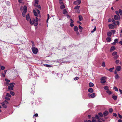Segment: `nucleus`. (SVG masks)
Wrapping results in <instances>:
<instances>
[{
	"mask_svg": "<svg viewBox=\"0 0 122 122\" xmlns=\"http://www.w3.org/2000/svg\"><path fill=\"white\" fill-rule=\"evenodd\" d=\"M26 19L27 21H30V23L31 25L33 24V23L34 22V19H32V21L31 19H30V17L28 14H27L26 15Z\"/></svg>",
	"mask_w": 122,
	"mask_h": 122,
	"instance_id": "nucleus-1",
	"label": "nucleus"
},
{
	"mask_svg": "<svg viewBox=\"0 0 122 122\" xmlns=\"http://www.w3.org/2000/svg\"><path fill=\"white\" fill-rule=\"evenodd\" d=\"M33 12L34 15L36 16H38V15L40 14V11L37 9L36 10H33Z\"/></svg>",
	"mask_w": 122,
	"mask_h": 122,
	"instance_id": "nucleus-2",
	"label": "nucleus"
},
{
	"mask_svg": "<svg viewBox=\"0 0 122 122\" xmlns=\"http://www.w3.org/2000/svg\"><path fill=\"white\" fill-rule=\"evenodd\" d=\"M112 56H114V59H117L119 57V56L117 55V52L116 51L113 52L112 53Z\"/></svg>",
	"mask_w": 122,
	"mask_h": 122,
	"instance_id": "nucleus-3",
	"label": "nucleus"
},
{
	"mask_svg": "<svg viewBox=\"0 0 122 122\" xmlns=\"http://www.w3.org/2000/svg\"><path fill=\"white\" fill-rule=\"evenodd\" d=\"M23 12L22 15L23 17H25V14L27 11V7L26 6H24L23 7Z\"/></svg>",
	"mask_w": 122,
	"mask_h": 122,
	"instance_id": "nucleus-4",
	"label": "nucleus"
},
{
	"mask_svg": "<svg viewBox=\"0 0 122 122\" xmlns=\"http://www.w3.org/2000/svg\"><path fill=\"white\" fill-rule=\"evenodd\" d=\"M32 50L33 53L35 54H36L38 51V49L36 48L32 47Z\"/></svg>",
	"mask_w": 122,
	"mask_h": 122,
	"instance_id": "nucleus-5",
	"label": "nucleus"
},
{
	"mask_svg": "<svg viewBox=\"0 0 122 122\" xmlns=\"http://www.w3.org/2000/svg\"><path fill=\"white\" fill-rule=\"evenodd\" d=\"M106 77H103L101 78V82L102 84H103L106 82Z\"/></svg>",
	"mask_w": 122,
	"mask_h": 122,
	"instance_id": "nucleus-6",
	"label": "nucleus"
},
{
	"mask_svg": "<svg viewBox=\"0 0 122 122\" xmlns=\"http://www.w3.org/2000/svg\"><path fill=\"white\" fill-rule=\"evenodd\" d=\"M116 25V24L114 23L113 25L111 24H109L108 25V27L110 29H114L115 26Z\"/></svg>",
	"mask_w": 122,
	"mask_h": 122,
	"instance_id": "nucleus-7",
	"label": "nucleus"
},
{
	"mask_svg": "<svg viewBox=\"0 0 122 122\" xmlns=\"http://www.w3.org/2000/svg\"><path fill=\"white\" fill-rule=\"evenodd\" d=\"M88 96L90 98H94L95 97V93L92 94L89 93L88 94Z\"/></svg>",
	"mask_w": 122,
	"mask_h": 122,
	"instance_id": "nucleus-8",
	"label": "nucleus"
},
{
	"mask_svg": "<svg viewBox=\"0 0 122 122\" xmlns=\"http://www.w3.org/2000/svg\"><path fill=\"white\" fill-rule=\"evenodd\" d=\"M38 19L36 17V21H35V20H34V22L33 23V24H34V25L35 26H36L38 25Z\"/></svg>",
	"mask_w": 122,
	"mask_h": 122,
	"instance_id": "nucleus-9",
	"label": "nucleus"
},
{
	"mask_svg": "<svg viewBox=\"0 0 122 122\" xmlns=\"http://www.w3.org/2000/svg\"><path fill=\"white\" fill-rule=\"evenodd\" d=\"M74 3L76 5H79L81 3L80 0H77L74 2Z\"/></svg>",
	"mask_w": 122,
	"mask_h": 122,
	"instance_id": "nucleus-10",
	"label": "nucleus"
},
{
	"mask_svg": "<svg viewBox=\"0 0 122 122\" xmlns=\"http://www.w3.org/2000/svg\"><path fill=\"white\" fill-rule=\"evenodd\" d=\"M121 69V67L120 66H118L116 68V71H120Z\"/></svg>",
	"mask_w": 122,
	"mask_h": 122,
	"instance_id": "nucleus-11",
	"label": "nucleus"
},
{
	"mask_svg": "<svg viewBox=\"0 0 122 122\" xmlns=\"http://www.w3.org/2000/svg\"><path fill=\"white\" fill-rule=\"evenodd\" d=\"M120 16L119 15L117 16V15H115L114 16V18L116 20H117L120 19Z\"/></svg>",
	"mask_w": 122,
	"mask_h": 122,
	"instance_id": "nucleus-12",
	"label": "nucleus"
},
{
	"mask_svg": "<svg viewBox=\"0 0 122 122\" xmlns=\"http://www.w3.org/2000/svg\"><path fill=\"white\" fill-rule=\"evenodd\" d=\"M118 39H116L114 40V42L112 43V44L113 45H115L116 43H118Z\"/></svg>",
	"mask_w": 122,
	"mask_h": 122,
	"instance_id": "nucleus-13",
	"label": "nucleus"
},
{
	"mask_svg": "<svg viewBox=\"0 0 122 122\" xmlns=\"http://www.w3.org/2000/svg\"><path fill=\"white\" fill-rule=\"evenodd\" d=\"M63 13L65 15H67V14L68 12L66 10V9H64L63 10Z\"/></svg>",
	"mask_w": 122,
	"mask_h": 122,
	"instance_id": "nucleus-14",
	"label": "nucleus"
},
{
	"mask_svg": "<svg viewBox=\"0 0 122 122\" xmlns=\"http://www.w3.org/2000/svg\"><path fill=\"white\" fill-rule=\"evenodd\" d=\"M70 20L71 21L70 23V25L71 27H72L74 26V25L73 24L74 21L72 20L71 19H70Z\"/></svg>",
	"mask_w": 122,
	"mask_h": 122,
	"instance_id": "nucleus-15",
	"label": "nucleus"
},
{
	"mask_svg": "<svg viewBox=\"0 0 122 122\" xmlns=\"http://www.w3.org/2000/svg\"><path fill=\"white\" fill-rule=\"evenodd\" d=\"M115 49V47L114 46H112L111 48L110 51H113Z\"/></svg>",
	"mask_w": 122,
	"mask_h": 122,
	"instance_id": "nucleus-16",
	"label": "nucleus"
},
{
	"mask_svg": "<svg viewBox=\"0 0 122 122\" xmlns=\"http://www.w3.org/2000/svg\"><path fill=\"white\" fill-rule=\"evenodd\" d=\"M79 20L80 21H81L83 19L82 16L81 15H79L78 16Z\"/></svg>",
	"mask_w": 122,
	"mask_h": 122,
	"instance_id": "nucleus-17",
	"label": "nucleus"
},
{
	"mask_svg": "<svg viewBox=\"0 0 122 122\" xmlns=\"http://www.w3.org/2000/svg\"><path fill=\"white\" fill-rule=\"evenodd\" d=\"M112 34V33L111 32H108L107 33V36L109 37H111Z\"/></svg>",
	"mask_w": 122,
	"mask_h": 122,
	"instance_id": "nucleus-18",
	"label": "nucleus"
},
{
	"mask_svg": "<svg viewBox=\"0 0 122 122\" xmlns=\"http://www.w3.org/2000/svg\"><path fill=\"white\" fill-rule=\"evenodd\" d=\"M88 91L90 93H92L93 92V89L92 88H90L88 89Z\"/></svg>",
	"mask_w": 122,
	"mask_h": 122,
	"instance_id": "nucleus-19",
	"label": "nucleus"
},
{
	"mask_svg": "<svg viewBox=\"0 0 122 122\" xmlns=\"http://www.w3.org/2000/svg\"><path fill=\"white\" fill-rule=\"evenodd\" d=\"M108 113V112L107 111H106L103 112V114L104 116H106L107 115Z\"/></svg>",
	"mask_w": 122,
	"mask_h": 122,
	"instance_id": "nucleus-20",
	"label": "nucleus"
},
{
	"mask_svg": "<svg viewBox=\"0 0 122 122\" xmlns=\"http://www.w3.org/2000/svg\"><path fill=\"white\" fill-rule=\"evenodd\" d=\"M8 89L9 90H13V87L8 86Z\"/></svg>",
	"mask_w": 122,
	"mask_h": 122,
	"instance_id": "nucleus-21",
	"label": "nucleus"
},
{
	"mask_svg": "<svg viewBox=\"0 0 122 122\" xmlns=\"http://www.w3.org/2000/svg\"><path fill=\"white\" fill-rule=\"evenodd\" d=\"M74 30L75 31H78V27L77 26H75L74 27Z\"/></svg>",
	"mask_w": 122,
	"mask_h": 122,
	"instance_id": "nucleus-22",
	"label": "nucleus"
},
{
	"mask_svg": "<svg viewBox=\"0 0 122 122\" xmlns=\"http://www.w3.org/2000/svg\"><path fill=\"white\" fill-rule=\"evenodd\" d=\"M94 85V84L92 82H90L89 83V86L90 87H93Z\"/></svg>",
	"mask_w": 122,
	"mask_h": 122,
	"instance_id": "nucleus-23",
	"label": "nucleus"
},
{
	"mask_svg": "<svg viewBox=\"0 0 122 122\" xmlns=\"http://www.w3.org/2000/svg\"><path fill=\"white\" fill-rule=\"evenodd\" d=\"M2 106L3 107L6 108L7 107V106L6 105H5V103L4 102H3L2 103Z\"/></svg>",
	"mask_w": 122,
	"mask_h": 122,
	"instance_id": "nucleus-24",
	"label": "nucleus"
},
{
	"mask_svg": "<svg viewBox=\"0 0 122 122\" xmlns=\"http://www.w3.org/2000/svg\"><path fill=\"white\" fill-rule=\"evenodd\" d=\"M35 5L37 7H38V9L39 10H41V7L40 5Z\"/></svg>",
	"mask_w": 122,
	"mask_h": 122,
	"instance_id": "nucleus-25",
	"label": "nucleus"
},
{
	"mask_svg": "<svg viewBox=\"0 0 122 122\" xmlns=\"http://www.w3.org/2000/svg\"><path fill=\"white\" fill-rule=\"evenodd\" d=\"M107 93L109 95H110L112 93V92L108 90L106 91Z\"/></svg>",
	"mask_w": 122,
	"mask_h": 122,
	"instance_id": "nucleus-26",
	"label": "nucleus"
},
{
	"mask_svg": "<svg viewBox=\"0 0 122 122\" xmlns=\"http://www.w3.org/2000/svg\"><path fill=\"white\" fill-rule=\"evenodd\" d=\"M106 40L108 42H109L111 40V38L109 37H107L106 38Z\"/></svg>",
	"mask_w": 122,
	"mask_h": 122,
	"instance_id": "nucleus-27",
	"label": "nucleus"
},
{
	"mask_svg": "<svg viewBox=\"0 0 122 122\" xmlns=\"http://www.w3.org/2000/svg\"><path fill=\"white\" fill-rule=\"evenodd\" d=\"M65 7V6L64 4L61 5L60 7V8L61 9H63Z\"/></svg>",
	"mask_w": 122,
	"mask_h": 122,
	"instance_id": "nucleus-28",
	"label": "nucleus"
},
{
	"mask_svg": "<svg viewBox=\"0 0 122 122\" xmlns=\"http://www.w3.org/2000/svg\"><path fill=\"white\" fill-rule=\"evenodd\" d=\"M112 97L115 100H116L117 99V97L115 96H113Z\"/></svg>",
	"mask_w": 122,
	"mask_h": 122,
	"instance_id": "nucleus-29",
	"label": "nucleus"
},
{
	"mask_svg": "<svg viewBox=\"0 0 122 122\" xmlns=\"http://www.w3.org/2000/svg\"><path fill=\"white\" fill-rule=\"evenodd\" d=\"M98 115L100 117H103V114L101 112L99 113H98Z\"/></svg>",
	"mask_w": 122,
	"mask_h": 122,
	"instance_id": "nucleus-30",
	"label": "nucleus"
},
{
	"mask_svg": "<svg viewBox=\"0 0 122 122\" xmlns=\"http://www.w3.org/2000/svg\"><path fill=\"white\" fill-rule=\"evenodd\" d=\"M115 79H118L119 78V77L118 75V74H117L115 76Z\"/></svg>",
	"mask_w": 122,
	"mask_h": 122,
	"instance_id": "nucleus-31",
	"label": "nucleus"
},
{
	"mask_svg": "<svg viewBox=\"0 0 122 122\" xmlns=\"http://www.w3.org/2000/svg\"><path fill=\"white\" fill-rule=\"evenodd\" d=\"M6 95L7 97H11V95H10L9 93H6Z\"/></svg>",
	"mask_w": 122,
	"mask_h": 122,
	"instance_id": "nucleus-32",
	"label": "nucleus"
},
{
	"mask_svg": "<svg viewBox=\"0 0 122 122\" xmlns=\"http://www.w3.org/2000/svg\"><path fill=\"white\" fill-rule=\"evenodd\" d=\"M80 7V6H76L74 8V9L75 10L78 9H79Z\"/></svg>",
	"mask_w": 122,
	"mask_h": 122,
	"instance_id": "nucleus-33",
	"label": "nucleus"
},
{
	"mask_svg": "<svg viewBox=\"0 0 122 122\" xmlns=\"http://www.w3.org/2000/svg\"><path fill=\"white\" fill-rule=\"evenodd\" d=\"M104 89L107 91L108 90V86H106L104 87Z\"/></svg>",
	"mask_w": 122,
	"mask_h": 122,
	"instance_id": "nucleus-34",
	"label": "nucleus"
},
{
	"mask_svg": "<svg viewBox=\"0 0 122 122\" xmlns=\"http://www.w3.org/2000/svg\"><path fill=\"white\" fill-rule=\"evenodd\" d=\"M119 12L120 14V15H122V10L121 9H119Z\"/></svg>",
	"mask_w": 122,
	"mask_h": 122,
	"instance_id": "nucleus-35",
	"label": "nucleus"
},
{
	"mask_svg": "<svg viewBox=\"0 0 122 122\" xmlns=\"http://www.w3.org/2000/svg\"><path fill=\"white\" fill-rule=\"evenodd\" d=\"M10 94L12 96H14L15 95V93L13 92L10 91Z\"/></svg>",
	"mask_w": 122,
	"mask_h": 122,
	"instance_id": "nucleus-36",
	"label": "nucleus"
},
{
	"mask_svg": "<svg viewBox=\"0 0 122 122\" xmlns=\"http://www.w3.org/2000/svg\"><path fill=\"white\" fill-rule=\"evenodd\" d=\"M92 122H96V120L95 119V117H92Z\"/></svg>",
	"mask_w": 122,
	"mask_h": 122,
	"instance_id": "nucleus-37",
	"label": "nucleus"
},
{
	"mask_svg": "<svg viewBox=\"0 0 122 122\" xmlns=\"http://www.w3.org/2000/svg\"><path fill=\"white\" fill-rule=\"evenodd\" d=\"M114 69V67L111 68L109 69V70L110 72H112Z\"/></svg>",
	"mask_w": 122,
	"mask_h": 122,
	"instance_id": "nucleus-38",
	"label": "nucleus"
},
{
	"mask_svg": "<svg viewBox=\"0 0 122 122\" xmlns=\"http://www.w3.org/2000/svg\"><path fill=\"white\" fill-rule=\"evenodd\" d=\"M44 65L47 67H51V66L49 65L45 64Z\"/></svg>",
	"mask_w": 122,
	"mask_h": 122,
	"instance_id": "nucleus-39",
	"label": "nucleus"
},
{
	"mask_svg": "<svg viewBox=\"0 0 122 122\" xmlns=\"http://www.w3.org/2000/svg\"><path fill=\"white\" fill-rule=\"evenodd\" d=\"M10 86L13 87L14 86V83H10L9 84Z\"/></svg>",
	"mask_w": 122,
	"mask_h": 122,
	"instance_id": "nucleus-40",
	"label": "nucleus"
},
{
	"mask_svg": "<svg viewBox=\"0 0 122 122\" xmlns=\"http://www.w3.org/2000/svg\"><path fill=\"white\" fill-rule=\"evenodd\" d=\"M113 111V110L112 108H110L109 110V112L110 113H111Z\"/></svg>",
	"mask_w": 122,
	"mask_h": 122,
	"instance_id": "nucleus-41",
	"label": "nucleus"
},
{
	"mask_svg": "<svg viewBox=\"0 0 122 122\" xmlns=\"http://www.w3.org/2000/svg\"><path fill=\"white\" fill-rule=\"evenodd\" d=\"M5 80L6 81V82L8 83L10 82V80H8L6 78L5 79Z\"/></svg>",
	"mask_w": 122,
	"mask_h": 122,
	"instance_id": "nucleus-42",
	"label": "nucleus"
},
{
	"mask_svg": "<svg viewBox=\"0 0 122 122\" xmlns=\"http://www.w3.org/2000/svg\"><path fill=\"white\" fill-rule=\"evenodd\" d=\"M102 66L103 67H105V65L104 62H102Z\"/></svg>",
	"mask_w": 122,
	"mask_h": 122,
	"instance_id": "nucleus-43",
	"label": "nucleus"
},
{
	"mask_svg": "<svg viewBox=\"0 0 122 122\" xmlns=\"http://www.w3.org/2000/svg\"><path fill=\"white\" fill-rule=\"evenodd\" d=\"M114 89L115 90V91H118L117 88L116 87H114Z\"/></svg>",
	"mask_w": 122,
	"mask_h": 122,
	"instance_id": "nucleus-44",
	"label": "nucleus"
},
{
	"mask_svg": "<svg viewBox=\"0 0 122 122\" xmlns=\"http://www.w3.org/2000/svg\"><path fill=\"white\" fill-rule=\"evenodd\" d=\"M35 5H37L38 3V0H35Z\"/></svg>",
	"mask_w": 122,
	"mask_h": 122,
	"instance_id": "nucleus-45",
	"label": "nucleus"
},
{
	"mask_svg": "<svg viewBox=\"0 0 122 122\" xmlns=\"http://www.w3.org/2000/svg\"><path fill=\"white\" fill-rule=\"evenodd\" d=\"M1 76L2 77H5V75L3 73H2L1 74Z\"/></svg>",
	"mask_w": 122,
	"mask_h": 122,
	"instance_id": "nucleus-46",
	"label": "nucleus"
},
{
	"mask_svg": "<svg viewBox=\"0 0 122 122\" xmlns=\"http://www.w3.org/2000/svg\"><path fill=\"white\" fill-rule=\"evenodd\" d=\"M1 69L2 70H4L5 69V67L4 66H2L1 67Z\"/></svg>",
	"mask_w": 122,
	"mask_h": 122,
	"instance_id": "nucleus-47",
	"label": "nucleus"
},
{
	"mask_svg": "<svg viewBox=\"0 0 122 122\" xmlns=\"http://www.w3.org/2000/svg\"><path fill=\"white\" fill-rule=\"evenodd\" d=\"M5 99L8 100H10V98L8 97H5Z\"/></svg>",
	"mask_w": 122,
	"mask_h": 122,
	"instance_id": "nucleus-48",
	"label": "nucleus"
},
{
	"mask_svg": "<svg viewBox=\"0 0 122 122\" xmlns=\"http://www.w3.org/2000/svg\"><path fill=\"white\" fill-rule=\"evenodd\" d=\"M78 27H79V29H80V30H82L83 29V28L82 27H81V26H80V25H79Z\"/></svg>",
	"mask_w": 122,
	"mask_h": 122,
	"instance_id": "nucleus-49",
	"label": "nucleus"
},
{
	"mask_svg": "<svg viewBox=\"0 0 122 122\" xmlns=\"http://www.w3.org/2000/svg\"><path fill=\"white\" fill-rule=\"evenodd\" d=\"M96 30V27H95V28H94V29H93V30H92V31H91V32H92V33L93 32Z\"/></svg>",
	"mask_w": 122,
	"mask_h": 122,
	"instance_id": "nucleus-50",
	"label": "nucleus"
},
{
	"mask_svg": "<svg viewBox=\"0 0 122 122\" xmlns=\"http://www.w3.org/2000/svg\"><path fill=\"white\" fill-rule=\"evenodd\" d=\"M79 78L78 77H76L74 78V80H76L78 79Z\"/></svg>",
	"mask_w": 122,
	"mask_h": 122,
	"instance_id": "nucleus-51",
	"label": "nucleus"
},
{
	"mask_svg": "<svg viewBox=\"0 0 122 122\" xmlns=\"http://www.w3.org/2000/svg\"><path fill=\"white\" fill-rule=\"evenodd\" d=\"M119 60H117L115 61L116 63L117 64H118L119 62Z\"/></svg>",
	"mask_w": 122,
	"mask_h": 122,
	"instance_id": "nucleus-52",
	"label": "nucleus"
},
{
	"mask_svg": "<svg viewBox=\"0 0 122 122\" xmlns=\"http://www.w3.org/2000/svg\"><path fill=\"white\" fill-rule=\"evenodd\" d=\"M95 118H96V119H98V120L99 119V117H98V115H96Z\"/></svg>",
	"mask_w": 122,
	"mask_h": 122,
	"instance_id": "nucleus-53",
	"label": "nucleus"
},
{
	"mask_svg": "<svg viewBox=\"0 0 122 122\" xmlns=\"http://www.w3.org/2000/svg\"><path fill=\"white\" fill-rule=\"evenodd\" d=\"M111 31L113 34H114L116 32V31L115 30H112Z\"/></svg>",
	"mask_w": 122,
	"mask_h": 122,
	"instance_id": "nucleus-54",
	"label": "nucleus"
},
{
	"mask_svg": "<svg viewBox=\"0 0 122 122\" xmlns=\"http://www.w3.org/2000/svg\"><path fill=\"white\" fill-rule=\"evenodd\" d=\"M118 116L120 118H122V115H120L119 114H118Z\"/></svg>",
	"mask_w": 122,
	"mask_h": 122,
	"instance_id": "nucleus-55",
	"label": "nucleus"
},
{
	"mask_svg": "<svg viewBox=\"0 0 122 122\" xmlns=\"http://www.w3.org/2000/svg\"><path fill=\"white\" fill-rule=\"evenodd\" d=\"M119 12L118 11H116V14L118 15H119Z\"/></svg>",
	"mask_w": 122,
	"mask_h": 122,
	"instance_id": "nucleus-56",
	"label": "nucleus"
},
{
	"mask_svg": "<svg viewBox=\"0 0 122 122\" xmlns=\"http://www.w3.org/2000/svg\"><path fill=\"white\" fill-rule=\"evenodd\" d=\"M112 21L113 23H115L116 22L115 20L113 18L112 19Z\"/></svg>",
	"mask_w": 122,
	"mask_h": 122,
	"instance_id": "nucleus-57",
	"label": "nucleus"
},
{
	"mask_svg": "<svg viewBox=\"0 0 122 122\" xmlns=\"http://www.w3.org/2000/svg\"><path fill=\"white\" fill-rule=\"evenodd\" d=\"M4 102L5 103V104H7L8 103V102L6 100H5Z\"/></svg>",
	"mask_w": 122,
	"mask_h": 122,
	"instance_id": "nucleus-58",
	"label": "nucleus"
},
{
	"mask_svg": "<svg viewBox=\"0 0 122 122\" xmlns=\"http://www.w3.org/2000/svg\"><path fill=\"white\" fill-rule=\"evenodd\" d=\"M113 116L116 117L117 116V114L115 113H113Z\"/></svg>",
	"mask_w": 122,
	"mask_h": 122,
	"instance_id": "nucleus-59",
	"label": "nucleus"
},
{
	"mask_svg": "<svg viewBox=\"0 0 122 122\" xmlns=\"http://www.w3.org/2000/svg\"><path fill=\"white\" fill-rule=\"evenodd\" d=\"M47 15H48V18H47V21H46L47 22L48 20V19H49V14H47Z\"/></svg>",
	"mask_w": 122,
	"mask_h": 122,
	"instance_id": "nucleus-60",
	"label": "nucleus"
},
{
	"mask_svg": "<svg viewBox=\"0 0 122 122\" xmlns=\"http://www.w3.org/2000/svg\"><path fill=\"white\" fill-rule=\"evenodd\" d=\"M119 91H120V93L121 94H122V91L120 89H119Z\"/></svg>",
	"mask_w": 122,
	"mask_h": 122,
	"instance_id": "nucleus-61",
	"label": "nucleus"
},
{
	"mask_svg": "<svg viewBox=\"0 0 122 122\" xmlns=\"http://www.w3.org/2000/svg\"><path fill=\"white\" fill-rule=\"evenodd\" d=\"M119 43L122 45V41H120L119 42Z\"/></svg>",
	"mask_w": 122,
	"mask_h": 122,
	"instance_id": "nucleus-62",
	"label": "nucleus"
},
{
	"mask_svg": "<svg viewBox=\"0 0 122 122\" xmlns=\"http://www.w3.org/2000/svg\"><path fill=\"white\" fill-rule=\"evenodd\" d=\"M34 116L36 117H37L38 116V114L37 113H36L35 114Z\"/></svg>",
	"mask_w": 122,
	"mask_h": 122,
	"instance_id": "nucleus-63",
	"label": "nucleus"
},
{
	"mask_svg": "<svg viewBox=\"0 0 122 122\" xmlns=\"http://www.w3.org/2000/svg\"><path fill=\"white\" fill-rule=\"evenodd\" d=\"M122 120L121 119L118 120V122H122Z\"/></svg>",
	"mask_w": 122,
	"mask_h": 122,
	"instance_id": "nucleus-64",
	"label": "nucleus"
}]
</instances>
